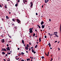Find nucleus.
Segmentation results:
<instances>
[{"label": "nucleus", "mask_w": 61, "mask_h": 61, "mask_svg": "<svg viewBox=\"0 0 61 61\" xmlns=\"http://www.w3.org/2000/svg\"><path fill=\"white\" fill-rule=\"evenodd\" d=\"M33 29V28H32H32L29 29V32L30 33H32L33 32V30H32Z\"/></svg>", "instance_id": "f257e3e1"}, {"label": "nucleus", "mask_w": 61, "mask_h": 61, "mask_svg": "<svg viewBox=\"0 0 61 61\" xmlns=\"http://www.w3.org/2000/svg\"><path fill=\"white\" fill-rule=\"evenodd\" d=\"M30 4H31L30 7L32 8L33 7V4L32 3V2H30Z\"/></svg>", "instance_id": "f03ea898"}, {"label": "nucleus", "mask_w": 61, "mask_h": 61, "mask_svg": "<svg viewBox=\"0 0 61 61\" xmlns=\"http://www.w3.org/2000/svg\"><path fill=\"white\" fill-rule=\"evenodd\" d=\"M32 49V53H33L34 54H36V52L34 50V49Z\"/></svg>", "instance_id": "7ed1b4c3"}, {"label": "nucleus", "mask_w": 61, "mask_h": 61, "mask_svg": "<svg viewBox=\"0 0 61 61\" xmlns=\"http://www.w3.org/2000/svg\"><path fill=\"white\" fill-rule=\"evenodd\" d=\"M6 49H7V51H10V48L9 47H8L7 48H6Z\"/></svg>", "instance_id": "20e7f679"}, {"label": "nucleus", "mask_w": 61, "mask_h": 61, "mask_svg": "<svg viewBox=\"0 0 61 61\" xmlns=\"http://www.w3.org/2000/svg\"><path fill=\"white\" fill-rule=\"evenodd\" d=\"M25 49L26 50H28L29 49L28 47L26 46L25 47Z\"/></svg>", "instance_id": "39448f33"}, {"label": "nucleus", "mask_w": 61, "mask_h": 61, "mask_svg": "<svg viewBox=\"0 0 61 61\" xmlns=\"http://www.w3.org/2000/svg\"><path fill=\"white\" fill-rule=\"evenodd\" d=\"M41 25H42L43 24H44V22L43 21H42L41 22Z\"/></svg>", "instance_id": "423d86ee"}, {"label": "nucleus", "mask_w": 61, "mask_h": 61, "mask_svg": "<svg viewBox=\"0 0 61 61\" xmlns=\"http://www.w3.org/2000/svg\"><path fill=\"white\" fill-rule=\"evenodd\" d=\"M3 51L5 52L6 51V49L4 48L3 49Z\"/></svg>", "instance_id": "0eeeda50"}, {"label": "nucleus", "mask_w": 61, "mask_h": 61, "mask_svg": "<svg viewBox=\"0 0 61 61\" xmlns=\"http://www.w3.org/2000/svg\"><path fill=\"white\" fill-rule=\"evenodd\" d=\"M24 4H25V3H26V4H27V1L26 0H25L24 1Z\"/></svg>", "instance_id": "6e6552de"}, {"label": "nucleus", "mask_w": 61, "mask_h": 61, "mask_svg": "<svg viewBox=\"0 0 61 61\" xmlns=\"http://www.w3.org/2000/svg\"><path fill=\"white\" fill-rule=\"evenodd\" d=\"M17 22L18 23H19L20 22V21L19 20H18V19H17Z\"/></svg>", "instance_id": "1a4fd4ad"}, {"label": "nucleus", "mask_w": 61, "mask_h": 61, "mask_svg": "<svg viewBox=\"0 0 61 61\" xmlns=\"http://www.w3.org/2000/svg\"><path fill=\"white\" fill-rule=\"evenodd\" d=\"M60 32H61V24L60 25Z\"/></svg>", "instance_id": "9d476101"}, {"label": "nucleus", "mask_w": 61, "mask_h": 61, "mask_svg": "<svg viewBox=\"0 0 61 61\" xmlns=\"http://www.w3.org/2000/svg\"><path fill=\"white\" fill-rule=\"evenodd\" d=\"M1 42H2V43H4L5 42V40L4 39L2 40V41H1Z\"/></svg>", "instance_id": "9b49d317"}, {"label": "nucleus", "mask_w": 61, "mask_h": 61, "mask_svg": "<svg viewBox=\"0 0 61 61\" xmlns=\"http://www.w3.org/2000/svg\"><path fill=\"white\" fill-rule=\"evenodd\" d=\"M42 28H44V27H45V25H42L41 26Z\"/></svg>", "instance_id": "f8f14e48"}, {"label": "nucleus", "mask_w": 61, "mask_h": 61, "mask_svg": "<svg viewBox=\"0 0 61 61\" xmlns=\"http://www.w3.org/2000/svg\"><path fill=\"white\" fill-rule=\"evenodd\" d=\"M22 43H23V44H25V43H24V40H22Z\"/></svg>", "instance_id": "ddd939ff"}, {"label": "nucleus", "mask_w": 61, "mask_h": 61, "mask_svg": "<svg viewBox=\"0 0 61 61\" xmlns=\"http://www.w3.org/2000/svg\"><path fill=\"white\" fill-rule=\"evenodd\" d=\"M5 53L4 52H2V55H5Z\"/></svg>", "instance_id": "4468645a"}, {"label": "nucleus", "mask_w": 61, "mask_h": 61, "mask_svg": "<svg viewBox=\"0 0 61 61\" xmlns=\"http://www.w3.org/2000/svg\"><path fill=\"white\" fill-rule=\"evenodd\" d=\"M41 39V38H39V41H40L39 42H40L41 41V40L40 39Z\"/></svg>", "instance_id": "2eb2a0df"}, {"label": "nucleus", "mask_w": 61, "mask_h": 61, "mask_svg": "<svg viewBox=\"0 0 61 61\" xmlns=\"http://www.w3.org/2000/svg\"><path fill=\"white\" fill-rule=\"evenodd\" d=\"M37 25L39 27V28H41V27L39 25Z\"/></svg>", "instance_id": "dca6fc26"}, {"label": "nucleus", "mask_w": 61, "mask_h": 61, "mask_svg": "<svg viewBox=\"0 0 61 61\" xmlns=\"http://www.w3.org/2000/svg\"><path fill=\"white\" fill-rule=\"evenodd\" d=\"M12 20L13 21H14V22H15V20L14 19H13Z\"/></svg>", "instance_id": "f3484780"}, {"label": "nucleus", "mask_w": 61, "mask_h": 61, "mask_svg": "<svg viewBox=\"0 0 61 61\" xmlns=\"http://www.w3.org/2000/svg\"><path fill=\"white\" fill-rule=\"evenodd\" d=\"M6 18L7 19H9V17H8V16H6Z\"/></svg>", "instance_id": "a211bd4d"}, {"label": "nucleus", "mask_w": 61, "mask_h": 61, "mask_svg": "<svg viewBox=\"0 0 61 61\" xmlns=\"http://www.w3.org/2000/svg\"><path fill=\"white\" fill-rule=\"evenodd\" d=\"M45 3H47V1L46 0H45Z\"/></svg>", "instance_id": "6ab92c4d"}, {"label": "nucleus", "mask_w": 61, "mask_h": 61, "mask_svg": "<svg viewBox=\"0 0 61 61\" xmlns=\"http://www.w3.org/2000/svg\"><path fill=\"white\" fill-rule=\"evenodd\" d=\"M27 47H29V45L28 44H27Z\"/></svg>", "instance_id": "aec40b11"}, {"label": "nucleus", "mask_w": 61, "mask_h": 61, "mask_svg": "<svg viewBox=\"0 0 61 61\" xmlns=\"http://www.w3.org/2000/svg\"><path fill=\"white\" fill-rule=\"evenodd\" d=\"M48 45H49V46L50 47H51V44H48Z\"/></svg>", "instance_id": "412c9836"}, {"label": "nucleus", "mask_w": 61, "mask_h": 61, "mask_svg": "<svg viewBox=\"0 0 61 61\" xmlns=\"http://www.w3.org/2000/svg\"><path fill=\"white\" fill-rule=\"evenodd\" d=\"M37 47V45H36V46H35V48H36Z\"/></svg>", "instance_id": "4be33fe9"}, {"label": "nucleus", "mask_w": 61, "mask_h": 61, "mask_svg": "<svg viewBox=\"0 0 61 61\" xmlns=\"http://www.w3.org/2000/svg\"><path fill=\"white\" fill-rule=\"evenodd\" d=\"M5 8H7V6H6V5H5Z\"/></svg>", "instance_id": "5701e85b"}, {"label": "nucleus", "mask_w": 61, "mask_h": 61, "mask_svg": "<svg viewBox=\"0 0 61 61\" xmlns=\"http://www.w3.org/2000/svg\"><path fill=\"white\" fill-rule=\"evenodd\" d=\"M27 61H28L29 60V61H30V59H27Z\"/></svg>", "instance_id": "b1692460"}, {"label": "nucleus", "mask_w": 61, "mask_h": 61, "mask_svg": "<svg viewBox=\"0 0 61 61\" xmlns=\"http://www.w3.org/2000/svg\"><path fill=\"white\" fill-rule=\"evenodd\" d=\"M54 34H57V32H54Z\"/></svg>", "instance_id": "393cba45"}, {"label": "nucleus", "mask_w": 61, "mask_h": 61, "mask_svg": "<svg viewBox=\"0 0 61 61\" xmlns=\"http://www.w3.org/2000/svg\"><path fill=\"white\" fill-rule=\"evenodd\" d=\"M16 60H18V59H19V58L16 57Z\"/></svg>", "instance_id": "a878e982"}, {"label": "nucleus", "mask_w": 61, "mask_h": 61, "mask_svg": "<svg viewBox=\"0 0 61 61\" xmlns=\"http://www.w3.org/2000/svg\"><path fill=\"white\" fill-rule=\"evenodd\" d=\"M21 54H22V55H24L25 53H23V52H22L21 53Z\"/></svg>", "instance_id": "bb28decb"}, {"label": "nucleus", "mask_w": 61, "mask_h": 61, "mask_svg": "<svg viewBox=\"0 0 61 61\" xmlns=\"http://www.w3.org/2000/svg\"><path fill=\"white\" fill-rule=\"evenodd\" d=\"M33 36H35V33H34V34H33Z\"/></svg>", "instance_id": "cd10ccee"}, {"label": "nucleus", "mask_w": 61, "mask_h": 61, "mask_svg": "<svg viewBox=\"0 0 61 61\" xmlns=\"http://www.w3.org/2000/svg\"><path fill=\"white\" fill-rule=\"evenodd\" d=\"M17 5H18V4H16L15 5V6H17Z\"/></svg>", "instance_id": "c85d7f7f"}, {"label": "nucleus", "mask_w": 61, "mask_h": 61, "mask_svg": "<svg viewBox=\"0 0 61 61\" xmlns=\"http://www.w3.org/2000/svg\"><path fill=\"white\" fill-rule=\"evenodd\" d=\"M53 35H55V36H57V35L56 34H53Z\"/></svg>", "instance_id": "c756f323"}, {"label": "nucleus", "mask_w": 61, "mask_h": 61, "mask_svg": "<svg viewBox=\"0 0 61 61\" xmlns=\"http://www.w3.org/2000/svg\"><path fill=\"white\" fill-rule=\"evenodd\" d=\"M41 58H43V59H44V56H42V57H41Z\"/></svg>", "instance_id": "7c9ffc66"}, {"label": "nucleus", "mask_w": 61, "mask_h": 61, "mask_svg": "<svg viewBox=\"0 0 61 61\" xmlns=\"http://www.w3.org/2000/svg\"><path fill=\"white\" fill-rule=\"evenodd\" d=\"M11 53L10 52L9 53H8V55H10V54Z\"/></svg>", "instance_id": "2f4dec72"}, {"label": "nucleus", "mask_w": 61, "mask_h": 61, "mask_svg": "<svg viewBox=\"0 0 61 61\" xmlns=\"http://www.w3.org/2000/svg\"><path fill=\"white\" fill-rule=\"evenodd\" d=\"M48 35L50 36H51V34L49 33Z\"/></svg>", "instance_id": "473e14b6"}, {"label": "nucleus", "mask_w": 61, "mask_h": 61, "mask_svg": "<svg viewBox=\"0 0 61 61\" xmlns=\"http://www.w3.org/2000/svg\"><path fill=\"white\" fill-rule=\"evenodd\" d=\"M48 55H49V52H48V55H47V56H48Z\"/></svg>", "instance_id": "72a5a7b5"}, {"label": "nucleus", "mask_w": 61, "mask_h": 61, "mask_svg": "<svg viewBox=\"0 0 61 61\" xmlns=\"http://www.w3.org/2000/svg\"><path fill=\"white\" fill-rule=\"evenodd\" d=\"M29 45H31V43H29Z\"/></svg>", "instance_id": "f704fd0d"}, {"label": "nucleus", "mask_w": 61, "mask_h": 61, "mask_svg": "<svg viewBox=\"0 0 61 61\" xmlns=\"http://www.w3.org/2000/svg\"><path fill=\"white\" fill-rule=\"evenodd\" d=\"M29 51H30L31 50V48H30H30L29 49Z\"/></svg>", "instance_id": "c9c22d12"}, {"label": "nucleus", "mask_w": 61, "mask_h": 61, "mask_svg": "<svg viewBox=\"0 0 61 61\" xmlns=\"http://www.w3.org/2000/svg\"><path fill=\"white\" fill-rule=\"evenodd\" d=\"M49 21H50V22H51V19H49Z\"/></svg>", "instance_id": "e433bc0d"}, {"label": "nucleus", "mask_w": 61, "mask_h": 61, "mask_svg": "<svg viewBox=\"0 0 61 61\" xmlns=\"http://www.w3.org/2000/svg\"><path fill=\"white\" fill-rule=\"evenodd\" d=\"M0 7H2V5H1L0 4Z\"/></svg>", "instance_id": "4c0bfd02"}, {"label": "nucleus", "mask_w": 61, "mask_h": 61, "mask_svg": "<svg viewBox=\"0 0 61 61\" xmlns=\"http://www.w3.org/2000/svg\"><path fill=\"white\" fill-rule=\"evenodd\" d=\"M45 38H46V36H45Z\"/></svg>", "instance_id": "58836bf2"}, {"label": "nucleus", "mask_w": 61, "mask_h": 61, "mask_svg": "<svg viewBox=\"0 0 61 61\" xmlns=\"http://www.w3.org/2000/svg\"><path fill=\"white\" fill-rule=\"evenodd\" d=\"M20 2V0H18V2Z\"/></svg>", "instance_id": "ea45409f"}, {"label": "nucleus", "mask_w": 61, "mask_h": 61, "mask_svg": "<svg viewBox=\"0 0 61 61\" xmlns=\"http://www.w3.org/2000/svg\"><path fill=\"white\" fill-rule=\"evenodd\" d=\"M58 48L59 51L60 50V48Z\"/></svg>", "instance_id": "a19ab883"}, {"label": "nucleus", "mask_w": 61, "mask_h": 61, "mask_svg": "<svg viewBox=\"0 0 61 61\" xmlns=\"http://www.w3.org/2000/svg\"><path fill=\"white\" fill-rule=\"evenodd\" d=\"M7 46H9V45H8V44H7Z\"/></svg>", "instance_id": "79ce46f5"}, {"label": "nucleus", "mask_w": 61, "mask_h": 61, "mask_svg": "<svg viewBox=\"0 0 61 61\" xmlns=\"http://www.w3.org/2000/svg\"><path fill=\"white\" fill-rule=\"evenodd\" d=\"M52 60H53V59H52V58H51V61Z\"/></svg>", "instance_id": "37998d69"}, {"label": "nucleus", "mask_w": 61, "mask_h": 61, "mask_svg": "<svg viewBox=\"0 0 61 61\" xmlns=\"http://www.w3.org/2000/svg\"><path fill=\"white\" fill-rule=\"evenodd\" d=\"M36 15H38L37 13H36Z\"/></svg>", "instance_id": "c03bdc74"}, {"label": "nucleus", "mask_w": 61, "mask_h": 61, "mask_svg": "<svg viewBox=\"0 0 61 61\" xmlns=\"http://www.w3.org/2000/svg\"><path fill=\"white\" fill-rule=\"evenodd\" d=\"M21 61H24V60H22Z\"/></svg>", "instance_id": "a18cd8bd"}, {"label": "nucleus", "mask_w": 61, "mask_h": 61, "mask_svg": "<svg viewBox=\"0 0 61 61\" xmlns=\"http://www.w3.org/2000/svg\"><path fill=\"white\" fill-rule=\"evenodd\" d=\"M5 56H6V57L7 56V54H6L5 55Z\"/></svg>", "instance_id": "49530a36"}, {"label": "nucleus", "mask_w": 61, "mask_h": 61, "mask_svg": "<svg viewBox=\"0 0 61 61\" xmlns=\"http://www.w3.org/2000/svg\"><path fill=\"white\" fill-rule=\"evenodd\" d=\"M26 52L27 53H28V51H26Z\"/></svg>", "instance_id": "de8ad7c7"}, {"label": "nucleus", "mask_w": 61, "mask_h": 61, "mask_svg": "<svg viewBox=\"0 0 61 61\" xmlns=\"http://www.w3.org/2000/svg\"><path fill=\"white\" fill-rule=\"evenodd\" d=\"M56 37H58V36H56Z\"/></svg>", "instance_id": "09e8293b"}, {"label": "nucleus", "mask_w": 61, "mask_h": 61, "mask_svg": "<svg viewBox=\"0 0 61 61\" xmlns=\"http://www.w3.org/2000/svg\"><path fill=\"white\" fill-rule=\"evenodd\" d=\"M20 49L19 48H18L17 49H18V50H19Z\"/></svg>", "instance_id": "8fccbe9b"}, {"label": "nucleus", "mask_w": 61, "mask_h": 61, "mask_svg": "<svg viewBox=\"0 0 61 61\" xmlns=\"http://www.w3.org/2000/svg\"><path fill=\"white\" fill-rule=\"evenodd\" d=\"M57 42V41H56L55 42V43H56V42Z\"/></svg>", "instance_id": "3c124183"}, {"label": "nucleus", "mask_w": 61, "mask_h": 61, "mask_svg": "<svg viewBox=\"0 0 61 61\" xmlns=\"http://www.w3.org/2000/svg\"><path fill=\"white\" fill-rule=\"evenodd\" d=\"M35 31H36V32H37V30H35Z\"/></svg>", "instance_id": "603ef678"}, {"label": "nucleus", "mask_w": 61, "mask_h": 61, "mask_svg": "<svg viewBox=\"0 0 61 61\" xmlns=\"http://www.w3.org/2000/svg\"><path fill=\"white\" fill-rule=\"evenodd\" d=\"M53 36V35H52V34H51V36Z\"/></svg>", "instance_id": "864d4df0"}, {"label": "nucleus", "mask_w": 61, "mask_h": 61, "mask_svg": "<svg viewBox=\"0 0 61 61\" xmlns=\"http://www.w3.org/2000/svg\"><path fill=\"white\" fill-rule=\"evenodd\" d=\"M36 43V44H38V43H38V42H37Z\"/></svg>", "instance_id": "5fc2aeb1"}, {"label": "nucleus", "mask_w": 61, "mask_h": 61, "mask_svg": "<svg viewBox=\"0 0 61 61\" xmlns=\"http://www.w3.org/2000/svg\"><path fill=\"white\" fill-rule=\"evenodd\" d=\"M43 5L42 6V8H43Z\"/></svg>", "instance_id": "6e6d98bb"}, {"label": "nucleus", "mask_w": 61, "mask_h": 61, "mask_svg": "<svg viewBox=\"0 0 61 61\" xmlns=\"http://www.w3.org/2000/svg\"><path fill=\"white\" fill-rule=\"evenodd\" d=\"M16 27H15L14 28H15V29H16Z\"/></svg>", "instance_id": "4d7b16f0"}, {"label": "nucleus", "mask_w": 61, "mask_h": 61, "mask_svg": "<svg viewBox=\"0 0 61 61\" xmlns=\"http://www.w3.org/2000/svg\"><path fill=\"white\" fill-rule=\"evenodd\" d=\"M36 37H37V36H35Z\"/></svg>", "instance_id": "13d9d810"}, {"label": "nucleus", "mask_w": 61, "mask_h": 61, "mask_svg": "<svg viewBox=\"0 0 61 61\" xmlns=\"http://www.w3.org/2000/svg\"><path fill=\"white\" fill-rule=\"evenodd\" d=\"M9 14H11V12H9Z\"/></svg>", "instance_id": "bf43d9fd"}, {"label": "nucleus", "mask_w": 61, "mask_h": 61, "mask_svg": "<svg viewBox=\"0 0 61 61\" xmlns=\"http://www.w3.org/2000/svg\"><path fill=\"white\" fill-rule=\"evenodd\" d=\"M30 58H31V59H32V57H30Z\"/></svg>", "instance_id": "052dcab7"}, {"label": "nucleus", "mask_w": 61, "mask_h": 61, "mask_svg": "<svg viewBox=\"0 0 61 61\" xmlns=\"http://www.w3.org/2000/svg\"><path fill=\"white\" fill-rule=\"evenodd\" d=\"M15 25L14 24H12V25Z\"/></svg>", "instance_id": "680f3d73"}, {"label": "nucleus", "mask_w": 61, "mask_h": 61, "mask_svg": "<svg viewBox=\"0 0 61 61\" xmlns=\"http://www.w3.org/2000/svg\"><path fill=\"white\" fill-rule=\"evenodd\" d=\"M50 49H52V48H50Z\"/></svg>", "instance_id": "e2e57ef3"}, {"label": "nucleus", "mask_w": 61, "mask_h": 61, "mask_svg": "<svg viewBox=\"0 0 61 61\" xmlns=\"http://www.w3.org/2000/svg\"><path fill=\"white\" fill-rule=\"evenodd\" d=\"M33 48V47H31V49Z\"/></svg>", "instance_id": "0e129e2a"}, {"label": "nucleus", "mask_w": 61, "mask_h": 61, "mask_svg": "<svg viewBox=\"0 0 61 61\" xmlns=\"http://www.w3.org/2000/svg\"><path fill=\"white\" fill-rule=\"evenodd\" d=\"M4 61H5V59H4Z\"/></svg>", "instance_id": "69168bd1"}, {"label": "nucleus", "mask_w": 61, "mask_h": 61, "mask_svg": "<svg viewBox=\"0 0 61 61\" xmlns=\"http://www.w3.org/2000/svg\"><path fill=\"white\" fill-rule=\"evenodd\" d=\"M31 61H32V58L31 59Z\"/></svg>", "instance_id": "338daca9"}, {"label": "nucleus", "mask_w": 61, "mask_h": 61, "mask_svg": "<svg viewBox=\"0 0 61 61\" xmlns=\"http://www.w3.org/2000/svg\"><path fill=\"white\" fill-rule=\"evenodd\" d=\"M49 0H47V2H48L49 1Z\"/></svg>", "instance_id": "774afa93"}]
</instances>
